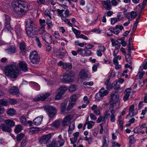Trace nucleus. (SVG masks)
<instances>
[{"label":"nucleus","mask_w":147,"mask_h":147,"mask_svg":"<svg viewBox=\"0 0 147 147\" xmlns=\"http://www.w3.org/2000/svg\"><path fill=\"white\" fill-rule=\"evenodd\" d=\"M39 22L41 26L45 27V23L46 21L45 20H42L41 19H40L39 20Z\"/></svg>","instance_id":"54"},{"label":"nucleus","mask_w":147,"mask_h":147,"mask_svg":"<svg viewBox=\"0 0 147 147\" xmlns=\"http://www.w3.org/2000/svg\"><path fill=\"white\" fill-rule=\"evenodd\" d=\"M5 29H6L8 31H9L12 29L10 25L11 17L9 16L6 14H5Z\"/></svg>","instance_id":"8"},{"label":"nucleus","mask_w":147,"mask_h":147,"mask_svg":"<svg viewBox=\"0 0 147 147\" xmlns=\"http://www.w3.org/2000/svg\"><path fill=\"white\" fill-rule=\"evenodd\" d=\"M9 102L12 105H15L17 103V101L14 99H10L9 100Z\"/></svg>","instance_id":"60"},{"label":"nucleus","mask_w":147,"mask_h":147,"mask_svg":"<svg viewBox=\"0 0 147 147\" xmlns=\"http://www.w3.org/2000/svg\"><path fill=\"white\" fill-rule=\"evenodd\" d=\"M121 145L118 143L114 142L112 144V147H119Z\"/></svg>","instance_id":"63"},{"label":"nucleus","mask_w":147,"mask_h":147,"mask_svg":"<svg viewBox=\"0 0 147 147\" xmlns=\"http://www.w3.org/2000/svg\"><path fill=\"white\" fill-rule=\"evenodd\" d=\"M20 122L23 124H26V120L25 117L24 116H22L20 119Z\"/></svg>","instance_id":"50"},{"label":"nucleus","mask_w":147,"mask_h":147,"mask_svg":"<svg viewBox=\"0 0 147 147\" xmlns=\"http://www.w3.org/2000/svg\"><path fill=\"white\" fill-rule=\"evenodd\" d=\"M109 115H110V113H109V111H108L105 113L103 119H107L108 118Z\"/></svg>","instance_id":"57"},{"label":"nucleus","mask_w":147,"mask_h":147,"mask_svg":"<svg viewBox=\"0 0 147 147\" xmlns=\"http://www.w3.org/2000/svg\"><path fill=\"white\" fill-rule=\"evenodd\" d=\"M43 118L42 116H40L35 118L33 120L34 124L36 125H39L41 123Z\"/></svg>","instance_id":"20"},{"label":"nucleus","mask_w":147,"mask_h":147,"mask_svg":"<svg viewBox=\"0 0 147 147\" xmlns=\"http://www.w3.org/2000/svg\"><path fill=\"white\" fill-rule=\"evenodd\" d=\"M51 19L47 18L46 20V24L47 25V28L48 30L51 28L53 26L52 22L51 20Z\"/></svg>","instance_id":"30"},{"label":"nucleus","mask_w":147,"mask_h":147,"mask_svg":"<svg viewBox=\"0 0 147 147\" xmlns=\"http://www.w3.org/2000/svg\"><path fill=\"white\" fill-rule=\"evenodd\" d=\"M102 146H108V142H107L105 136H104L102 140Z\"/></svg>","instance_id":"51"},{"label":"nucleus","mask_w":147,"mask_h":147,"mask_svg":"<svg viewBox=\"0 0 147 147\" xmlns=\"http://www.w3.org/2000/svg\"><path fill=\"white\" fill-rule=\"evenodd\" d=\"M24 135L23 133H20L16 137V140L18 141H20L24 137Z\"/></svg>","instance_id":"44"},{"label":"nucleus","mask_w":147,"mask_h":147,"mask_svg":"<svg viewBox=\"0 0 147 147\" xmlns=\"http://www.w3.org/2000/svg\"><path fill=\"white\" fill-rule=\"evenodd\" d=\"M73 75L72 74L71 72H70L65 75L63 78L61 79V81L63 82L68 83L71 82L73 81Z\"/></svg>","instance_id":"9"},{"label":"nucleus","mask_w":147,"mask_h":147,"mask_svg":"<svg viewBox=\"0 0 147 147\" xmlns=\"http://www.w3.org/2000/svg\"><path fill=\"white\" fill-rule=\"evenodd\" d=\"M16 47L14 46H10L6 49V52L9 54L15 53Z\"/></svg>","instance_id":"21"},{"label":"nucleus","mask_w":147,"mask_h":147,"mask_svg":"<svg viewBox=\"0 0 147 147\" xmlns=\"http://www.w3.org/2000/svg\"><path fill=\"white\" fill-rule=\"evenodd\" d=\"M109 91L105 90L104 88H102L99 91V93L101 94L102 96L103 97L107 95L109 93Z\"/></svg>","instance_id":"31"},{"label":"nucleus","mask_w":147,"mask_h":147,"mask_svg":"<svg viewBox=\"0 0 147 147\" xmlns=\"http://www.w3.org/2000/svg\"><path fill=\"white\" fill-rule=\"evenodd\" d=\"M4 123L6 124L7 126L10 127H13L15 125V122L12 120L8 119L4 121Z\"/></svg>","instance_id":"23"},{"label":"nucleus","mask_w":147,"mask_h":147,"mask_svg":"<svg viewBox=\"0 0 147 147\" xmlns=\"http://www.w3.org/2000/svg\"><path fill=\"white\" fill-rule=\"evenodd\" d=\"M131 51H129V53H128V49H127V55L128 56V57L126 56L125 57L126 60L129 63L131 64L132 63L131 60L132 59V58L131 56Z\"/></svg>","instance_id":"34"},{"label":"nucleus","mask_w":147,"mask_h":147,"mask_svg":"<svg viewBox=\"0 0 147 147\" xmlns=\"http://www.w3.org/2000/svg\"><path fill=\"white\" fill-rule=\"evenodd\" d=\"M42 39L47 43H50L52 42V37L51 35L46 32L42 36Z\"/></svg>","instance_id":"11"},{"label":"nucleus","mask_w":147,"mask_h":147,"mask_svg":"<svg viewBox=\"0 0 147 147\" xmlns=\"http://www.w3.org/2000/svg\"><path fill=\"white\" fill-rule=\"evenodd\" d=\"M38 131V129L36 127H32L30 129V132L32 134L37 133Z\"/></svg>","instance_id":"49"},{"label":"nucleus","mask_w":147,"mask_h":147,"mask_svg":"<svg viewBox=\"0 0 147 147\" xmlns=\"http://www.w3.org/2000/svg\"><path fill=\"white\" fill-rule=\"evenodd\" d=\"M107 83H105V84L106 85V87L107 89H112L113 88L115 87L114 85H113V83L111 84H110L109 83V81L108 80H107Z\"/></svg>","instance_id":"40"},{"label":"nucleus","mask_w":147,"mask_h":147,"mask_svg":"<svg viewBox=\"0 0 147 147\" xmlns=\"http://www.w3.org/2000/svg\"><path fill=\"white\" fill-rule=\"evenodd\" d=\"M138 113V111L137 110H136L135 111H134L133 112H132V114H131V113H129V114L127 115V118L128 117H129L130 116L131 117H132L134 115H136Z\"/></svg>","instance_id":"56"},{"label":"nucleus","mask_w":147,"mask_h":147,"mask_svg":"<svg viewBox=\"0 0 147 147\" xmlns=\"http://www.w3.org/2000/svg\"><path fill=\"white\" fill-rule=\"evenodd\" d=\"M79 96V94H73L71 97L69 101L75 103V102L78 97Z\"/></svg>","instance_id":"32"},{"label":"nucleus","mask_w":147,"mask_h":147,"mask_svg":"<svg viewBox=\"0 0 147 147\" xmlns=\"http://www.w3.org/2000/svg\"><path fill=\"white\" fill-rule=\"evenodd\" d=\"M95 122L92 121H90L87 123V128L89 129H91L94 125Z\"/></svg>","instance_id":"42"},{"label":"nucleus","mask_w":147,"mask_h":147,"mask_svg":"<svg viewBox=\"0 0 147 147\" xmlns=\"http://www.w3.org/2000/svg\"><path fill=\"white\" fill-rule=\"evenodd\" d=\"M54 10L50 9H46L44 12V14L46 17H48L49 18V19H52L51 16L52 15V13H54Z\"/></svg>","instance_id":"22"},{"label":"nucleus","mask_w":147,"mask_h":147,"mask_svg":"<svg viewBox=\"0 0 147 147\" xmlns=\"http://www.w3.org/2000/svg\"><path fill=\"white\" fill-rule=\"evenodd\" d=\"M38 56V54L36 51H34L30 52V58Z\"/></svg>","instance_id":"48"},{"label":"nucleus","mask_w":147,"mask_h":147,"mask_svg":"<svg viewBox=\"0 0 147 147\" xmlns=\"http://www.w3.org/2000/svg\"><path fill=\"white\" fill-rule=\"evenodd\" d=\"M64 142V141L62 139L58 140H54L52 142V145L55 147H59L63 146Z\"/></svg>","instance_id":"15"},{"label":"nucleus","mask_w":147,"mask_h":147,"mask_svg":"<svg viewBox=\"0 0 147 147\" xmlns=\"http://www.w3.org/2000/svg\"><path fill=\"white\" fill-rule=\"evenodd\" d=\"M88 71L85 69H82L80 72V78L82 79H84L88 77Z\"/></svg>","instance_id":"17"},{"label":"nucleus","mask_w":147,"mask_h":147,"mask_svg":"<svg viewBox=\"0 0 147 147\" xmlns=\"http://www.w3.org/2000/svg\"><path fill=\"white\" fill-rule=\"evenodd\" d=\"M85 45H86L85 47V48L87 49H90L94 47V45H92L87 44L86 43H85Z\"/></svg>","instance_id":"59"},{"label":"nucleus","mask_w":147,"mask_h":147,"mask_svg":"<svg viewBox=\"0 0 147 147\" xmlns=\"http://www.w3.org/2000/svg\"><path fill=\"white\" fill-rule=\"evenodd\" d=\"M5 75L11 78H16L18 75L17 67L15 65H10L6 66L5 69Z\"/></svg>","instance_id":"2"},{"label":"nucleus","mask_w":147,"mask_h":147,"mask_svg":"<svg viewBox=\"0 0 147 147\" xmlns=\"http://www.w3.org/2000/svg\"><path fill=\"white\" fill-rule=\"evenodd\" d=\"M76 88L75 86L73 85H71L69 87V91L72 92L75 90Z\"/></svg>","instance_id":"61"},{"label":"nucleus","mask_w":147,"mask_h":147,"mask_svg":"<svg viewBox=\"0 0 147 147\" xmlns=\"http://www.w3.org/2000/svg\"><path fill=\"white\" fill-rule=\"evenodd\" d=\"M128 16H127V18L129 20H130L131 18H135L137 16L136 13L134 11H131V13L128 14Z\"/></svg>","instance_id":"28"},{"label":"nucleus","mask_w":147,"mask_h":147,"mask_svg":"<svg viewBox=\"0 0 147 147\" xmlns=\"http://www.w3.org/2000/svg\"><path fill=\"white\" fill-rule=\"evenodd\" d=\"M102 4L104 7L108 10L111 9L112 6L110 0H106L102 2Z\"/></svg>","instance_id":"16"},{"label":"nucleus","mask_w":147,"mask_h":147,"mask_svg":"<svg viewBox=\"0 0 147 147\" xmlns=\"http://www.w3.org/2000/svg\"><path fill=\"white\" fill-rule=\"evenodd\" d=\"M51 138L50 134L45 135L40 138L39 142L41 144H47L49 143Z\"/></svg>","instance_id":"6"},{"label":"nucleus","mask_w":147,"mask_h":147,"mask_svg":"<svg viewBox=\"0 0 147 147\" xmlns=\"http://www.w3.org/2000/svg\"><path fill=\"white\" fill-rule=\"evenodd\" d=\"M132 38L131 36L129 39V44L127 45V47L128 49V52L129 53V51L133 50V47L132 45Z\"/></svg>","instance_id":"25"},{"label":"nucleus","mask_w":147,"mask_h":147,"mask_svg":"<svg viewBox=\"0 0 147 147\" xmlns=\"http://www.w3.org/2000/svg\"><path fill=\"white\" fill-rule=\"evenodd\" d=\"M45 27L41 26V27L39 28L38 30V32L39 34H42V35L43 34H44V33L46 32Z\"/></svg>","instance_id":"43"},{"label":"nucleus","mask_w":147,"mask_h":147,"mask_svg":"<svg viewBox=\"0 0 147 147\" xmlns=\"http://www.w3.org/2000/svg\"><path fill=\"white\" fill-rule=\"evenodd\" d=\"M140 17L139 16L136 20V22L135 23H134L132 28V30L134 32H135L136 30L137 25L139 23V20H140Z\"/></svg>","instance_id":"36"},{"label":"nucleus","mask_w":147,"mask_h":147,"mask_svg":"<svg viewBox=\"0 0 147 147\" xmlns=\"http://www.w3.org/2000/svg\"><path fill=\"white\" fill-rule=\"evenodd\" d=\"M72 117V115H68L65 117L63 119L62 123L63 126H65L68 125L71 120Z\"/></svg>","instance_id":"13"},{"label":"nucleus","mask_w":147,"mask_h":147,"mask_svg":"<svg viewBox=\"0 0 147 147\" xmlns=\"http://www.w3.org/2000/svg\"><path fill=\"white\" fill-rule=\"evenodd\" d=\"M60 124V122L58 120H56L53 123V126L56 128L58 127L59 126Z\"/></svg>","instance_id":"52"},{"label":"nucleus","mask_w":147,"mask_h":147,"mask_svg":"<svg viewBox=\"0 0 147 147\" xmlns=\"http://www.w3.org/2000/svg\"><path fill=\"white\" fill-rule=\"evenodd\" d=\"M27 142L26 139H23L21 142V147H24L26 145Z\"/></svg>","instance_id":"62"},{"label":"nucleus","mask_w":147,"mask_h":147,"mask_svg":"<svg viewBox=\"0 0 147 147\" xmlns=\"http://www.w3.org/2000/svg\"><path fill=\"white\" fill-rule=\"evenodd\" d=\"M105 50V47H102L101 49H99L97 50L96 51V53L97 55L98 56H101L102 55V54L101 51L104 52Z\"/></svg>","instance_id":"41"},{"label":"nucleus","mask_w":147,"mask_h":147,"mask_svg":"<svg viewBox=\"0 0 147 147\" xmlns=\"http://www.w3.org/2000/svg\"><path fill=\"white\" fill-rule=\"evenodd\" d=\"M31 61L34 64H37L39 62V58L38 56L30 58Z\"/></svg>","instance_id":"27"},{"label":"nucleus","mask_w":147,"mask_h":147,"mask_svg":"<svg viewBox=\"0 0 147 147\" xmlns=\"http://www.w3.org/2000/svg\"><path fill=\"white\" fill-rule=\"evenodd\" d=\"M72 30L74 33L76 35V36L77 38H78L80 34V32L78 30L75 28H72Z\"/></svg>","instance_id":"35"},{"label":"nucleus","mask_w":147,"mask_h":147,"mask_svg":"<svg viewBox=\"0 0 147 147\" xmlns=\"http://www.w3.org/2000/svg\"><path fill=\"white\" fill-rule=\"evenodd\" d=\"M22 127L21 125H19L16 126L15 131L16 133H18L20 132L22 130Z\"/></svg>","instance_id":"45"},{"label":"nucleus","mask_w":147,"mask_h":147,"mask_svg":"<svg viewBox=\"0 0 147 147\" xmlns=\"http://www.w3.org/2000/svg\"><path fill=\"white\" fill-rule=\"evenodd\" d=\"M44 109L46 111L47 114L51 118H53L57 113L56 109L53 106L50 105L46 106Z\"/></svg>","instance_id":"4"},{"label":"nucleus","mask_w":147,"mask_h":147,"mask_svg":"<svg viewBox=\"0 0 147 147\" xmlns=\"http://www.w3.org/2000/svg\"><path fill=\"white\" fill-rule=\"evenodd\" d=\"M103 97L101 94L98 92L96 94L95 98L97 101H99L102 100Z\"/></svg>","instance_id":"39"},{"label":"nucleus","mask_w":147,"mask_h":147,"mask_svg":"<svg viewBox=\"0 0 147 147\" xmlns=\"http://www.w3.org/2000/svg\"><path fill=\"white\" fill-rule=\"evenodd\" d=\"M9 92L11 94L15 95L18 93L19 90L17 87L13 86L9 89Z\"/></svg>","instance_id":"19"},{"label":"nucleus","mask_w":147,"mask_h":147,"mask_svg":"<svg viewBox=\"0 0 147 147\" xmlns=\"http://www.w3.org/2000/svg\"><path fill=\"white\" fill-rule=\"evenodd\" d=\"M75 128V125L74 123H71L70 124L69 128V131H72Z\"/></svg>","instance_id":"55"},{"label":"nucleus","mask_w":147,"mask_h":147,"mask_svg":"<svg viewBox=\"0 0 147 147\" xmlns=\"http://www.w3.org/2000/svg\"><path fill=\"white\" fill-rule=\"evenodd\" d=\"M125 95L123 97V100L124 101L127 100L130 94H128L127 93H124Z\"/></svg>","instance_id":"58"},{"label":"nucleus","mask_w":147,"mask_h":147,"mask_svg":"<svg viewBox=\"0 0 147 147\" xmlns=\"http://www.w3.org/2000/svg\"><path fill=\"white\" fill-rule=\"evenodd\" d=\"M8 101L6 99H3L0 100V105L3 106H6L7 105Z\"/></svg>","instance_id":"38"},{"label":"nucleus","mask_w":147,"mask_h":147,"mask_svg":"<svg viewBox=\"0 0 147 147\" xmlns=\"http://www.w3.org/2000/svg\"><path fill=\"white\" fill-rule=\"evenodd\" d=\"M26 33L27 35L30 37H34L36 34L35 26H26Z\"/></svg>","instance_id":"7"},{"label":"nucleus","mask_w":147,"mask_h":147,"mask_svg":"<svg viewBox=\"0 0 147 147\" xmlns=\"http://www.w3.org/2000/svg\"><path fill=\"white\" fill-rule=\"evenodd\" d=\"M56 11L58 15L61 17L63 21L67 19V18L72 14L71 13H69V11L67 7L65 6L64 10L57 9L56 10Z\"/></svg>","instance_id":"3"},{"label":"nucleus","mask_w":147,"mask_h":147,"mask_svg":"<svg viewBox=\"0 0 147 147\" xmlns=\"http://www.w3.org/2000/svg\"><path fill=\"white\" fill-rule=\"evenodd\" d=\"M18 66L22 71L25 72L28 70V66L25 62L23 61L20 62L18 65Z\"/></svg>","instance_id":"14"},{"label":"nucleus","mask_w":147,"mask_h":147,"mask_svg":"<svg viewBox=\"0 0 147 147\" xmlns=\"http://www.w3.org/2000/svg\"><path fill=\"white\" fill-rule=\"evenodd\" d=\"M84 53L82 52L81 53H80V55L82 56H87L90 55L92 54L91 51L88 50H85L84 49Z\"/></svg>","instance_id":"33"},{"label":"nucleus","mask_w":147,"mask_h":147,"mask_svg":"<svg viewBox=\"0 0 147 147\" xmlns=\"http://www.w3.org/2000/svg\"><path fill=\"white\" fill-rule=\"evenodd\" d=\"M67 89V87L65 86H61L57 90L55 99V100L61 99L63 94L65 93Z\"/></svg>","instance_id":"5"},{"label":"nucleus","mask_w":147,"mask_h":147,"mask_svg":"<svg viewBox=\"0 0 147 147\" xmlns=\"http://www.w3.org/2000/svg\"><path fill=\"white\" fill-rule=\"evenodd\" d=\"M50 95V94L48 93H46L44 94H42L38 96L33 99L34 102L38 101H43L45 100Z\"/></svg>","instance_id":"10"},{"label":"nucleus","mask_w":147,"mask_h":147,"mask_svg":"<svg viewBox=\"0 0 147 147\" xmlns=\"http://www.w3.org/2000/svg\"><path fill=\"white\" fill-rule=\"evenodd\" d=\"M109 110L111 114L110 115V119L111 122H113L115 121L116 114L115 113V110L113 108V106L112 105H110Z\"/></svg>","instance_id":"12"},{"label":"nucleus","mask_w":147,"mask_h":147,"mask_svg":"<svg viewBox=\"0 0 147 147\" xmlns=\"http://www.w3.org/2000/svg\"><path fill=\"white\" fill-rule=\"evenodd\" d=\"M117 21V19L115 18H113L111 19V23L112 24H115Z\"/></svg>","instance_id":"64"},{"label":"nucleus","mask_w":147,"mask_h":147,"mask_svg":"<svg viewBox=\"0 0 147 147\" xmlns=\"http://www.w3.org/2000/svg\"><path fill=\"white\" fill-rule=\"evenodd\" d=\"M75 104V103L69 101V103L67 108V110L69 111L71 109L73 108Z\"/></svg>","instance_id":"53"},{"label":"nucleus","mask_w":147,"mask_h":147,"mask_svg":"<svg viewBox=\"0 0 147 147\" xmlns=\"http://www.w3.org/2000/svg\"><path fill=\"white\" fill-rule=\"evenodd\" d=\"M12 7L14 14L19 17L24 15L28 9V3L22 1L13 2Z\"/></svg>","instance_id":"1"},{"label":"nucleus","mask_w":147,"mask_h":147,"mask_svg":"<svg viewBox=\"0 0 147 147\" xmlns=\"http://www.w3.org/2000/svg\"><path fill=\"white\" fill-rule=\"evenodd\" d=\"M141 68L142 67H140V69L139 70V71L138 74L136 76V79H138V77H139L140 78V79H142L143 78V76L145 74V71H142V69Z\"/></svg>","instance_id":"26"},{"label":"nucleus","mask_w":147,"mask_h":147,"mask_svg":"<svg viewBox=\"0 0 147 147\" xmlns=\"http://www.w3.org/2000/svg\"><path fill=\"white\" fill-rule=\"evenodd\" d=\"M15 113V110L12 108H10L8 109L7 111V113L10 116L14 115Z\"/></svg>","instance_id":"46"},{"label":"nucleus","mask_w":147,"mask_h":147,"mask_svg":"<svg viewBox=\"0 0 147 147\" xmlns=\"http://www.w3.org/2000/svg\"><path fill=\"white\" fill-rule=\"evenodd\" d=\"M20 49L22 52H24L26 50L25 44L24 42L21 43L20 45Z\"/></svg>","instance_id":"47"},{"label":"nucleus","mask_w":147,"mask_h":147,"mask_svg":"<svg viewBox=\"0 0 147 147\" xmlns=\"http://www.w3.org/2000/svg\"><path fill=\"white\" fill-rule=\"evenodd\" d=\"M72 68V65L70 63H65L63 65V68L66 70L68 71L71 69Z\"/></svg>","instance_id":"29"},{"label":"nucleus","mask_w":147,"mask_h":147,"mask_svg":"<svg viewBox=\"0 0 147 147\" xmlns=\"http://www.w3.org/2000/svg\"><path fill=\"white\" fill-rule=\"evenodd\" d=\"M26 26L29 27L35 26V20L33 18H29L27 20L26 22Z\"/></svg>","instance_id":"18"},{"label":"nucleus","mask_w":147,"mask_h":147,"mask_svg":"<svg viewBox=\"0 0 147 147\" xmlns=\"http://www.w3.org/2000/svg\"><path fill=\"white\" fill-rule=\"evenodd\" d=\"M1 128L2 130L4 131L11 132V129L9 126L6 125L4 124H2L1 125Z\"/></svg>","instance_id":"24"},{"label":"nucleus","mask_w":147,"mask_h":147,"mask_svg":"<svg viewBox=\"0 0 147 147\" xmlns=\"http://www.w3.org/2000/svg\"><path fill=\"white\" fill-rule=\"evenodd\" d=\"M67 104L65 102H62L61 105V110L62 113L64 114L65 111V107L66 106Z\"/></svg>","instance_id":"37"}]
</instances>
